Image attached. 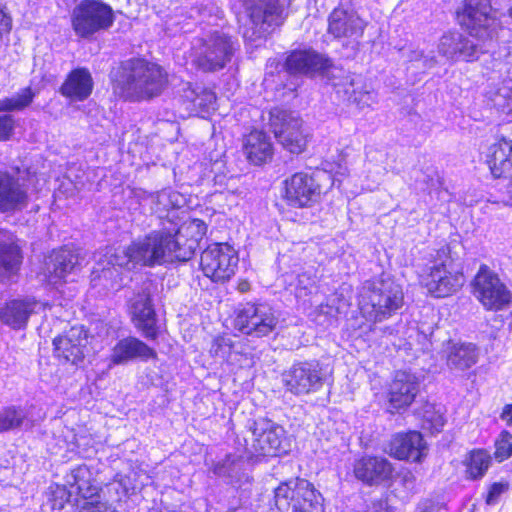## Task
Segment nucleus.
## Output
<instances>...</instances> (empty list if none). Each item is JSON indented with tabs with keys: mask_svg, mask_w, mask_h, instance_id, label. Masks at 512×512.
<instances>
[{
	"mask_svg": "<svg viewBox=\"0 0 512 512\" xmlns=\"http://www.w3.org/2000/svg\"><path fill=\"white\" fill-rule=\"evenodd\" d=\"M173 228L169 230L166 220L158 229L138 237L127 247L107 250L105 260L99 259L101 277L111 278L117 268L132 271L138 267L153 268L183 262L177 250Z\"/></svg>",
	"mask_w": 512,
	"mask_h": 512,
	"instance_id": "1",
	"label": "nucleus"
},
{
	"mask_svg": "<svg viewBox=\"0 0 512 512\" xmlns=\"http://www.w3.org/2000/svg\"><path fill=\"white\" fill-rule=\"evenodd\" d=\"M115 95L129 101L150 99L161 93L166 84L162 68L144 59H129L110 73Z\"/></svg>",
	"mask_w": 512,
	"mask_h": 512,
	"instance_id": "2",
	"label": "nucleus"
},
{
	"mask_svg": "<svg viewBox=\"0 0 512 512\" xmlns=\"http://www.w3.org/2000/svg\"><path fill=\"white\" fill-rule=\"evenodd\" d=\"M473 294L485 309L502 312L487 319L491 328L490 337L492 339L499 338V333L510 315L506 312V308L512 300L510 290L493 270L483 264L473 280Z\"/></svg>",
	"mask_w": 512,
	"mask_h": 512,
	"instance_id": "3",
	"label": "nucleus"
},
{
	"mask_svg": "<svg viewBox=\"0 0 512 512\" xmlns=\"http://www.w3.org/2000/svg\"><path fill=\"white\" fill-rule=\"evenodd\" d=\"M358 301L363 314L382 321L402 307L403 292L390 278H375L363 283Z\"/></svg>",
	"mask_w": 512,
	"mask_h": 512,
	"instance_id": "4",
	"label": "nucleus"
},
{
	"mask_svg": "<svg viewBox=\"0 0 512 512\" xmlns=\"http://www.w3.org/2000/svg\"><path fill=\"white\" fill-rule=\"evenodd\" d=\"M326 173L332 178V185L340 182L339 176H345L348 173V167L345 164L337 163L331 165L325 164L323 171L298 172L285 181V199L293 207H309L315 203L321 193L319 180Z\"/></svg>",
	"mask_w": 512,
	"mask_h": 512,
	"instance_id": "5",
	"label": "nucleus"
},
{
	"mask_svg": "<svg viewBox=\"0 0 512 512\" xmlns=\"http://www.w3.org/2000/svg\"><path fill=\"white\" fill-rule=\"evenodd\" d=\"M238 48L237 39L215 30L195 40L192 45V62L202 71H218L226 67Z\"/></svg>",
	"mask_w": 512,
	"mask_h": 512,
	"instance_id": "6",
	"label": "nucleus"
},
{
	"mask_svg": "<svg viewBox=\"0 0 512 512\" xmlns=\"http://www.w3.org/2000/svg\"><path fill=\"white\" fill-rule=\"evenodd\" d=\"M248 15L251 27L246 28L243 37L250 43L262 41L283 24L289 5L288 0H240Z\"/></svg>",
	"mask_w": 512,
	"mask_h": 512,
	"instance_id": "7",
	"label": "nucleus"
},
{
	"mask_svg": "<svg viewBox=\"0 0 512 512\" xmlns=\"http://www.w3.org/2000/svg\"><path fill=\"white\" fill-rule=\"evenodd\" d=\"M275 512H324V499L314 485L296 478L274 489Z\"/></svg>",
	"mask_w": 512,
	"mask_h": 512,
	"instance_id": "8",
	"label": "nucleus"
},
{
	"mask_svg": "<svg viewBox=\"0 0 512 512\" xmlns=\"http://www.w3.org/2000/svg\"><path fill=\"white\" fill-rule=\"evenodd\" d=\"M234 327L253 338L277 334L281 328V313L267 302L246 303L237 309Z\"/></svg>",
	"mask_w": 512,
	"mask_h": 512,
	"instance_id": "9",
	"label": "nucleus"
},
{
	"mask_svg": "<svg viewBox=\"0 0 512 512\" xmlns=\"http://www.w3.org/2000/svg\"><path fill=\"white\" fill-rule=\"evenodd\" d=\"M501 134L486 152V163L494 178L500 179L505 190L503 201L512 205V125L501 126Z\"/></svg>",
	"mask_w": 512,
	"mask_h": 512,
	"instance_id": "10",
	"label": "nucleus"
},
{
	"mask_svg": "<svg viewBox=\"0 0 512 512\" xmlns=\"http://www.w3.org/2000/svg\"><path fill=\"white\" fill-rule=\"evenodd\" d=\"M77 266V254L67 247L55 249L45 258L44 278L65 300L73 298L76 294L74 285L68 286L67 290L64 286L75 281Z\"/></svg>",
	"mask_w": 512,
	"mask_h": 512,
	"instance_id": "11",
	"label": "nucleus"
},
{
	"mask_svg": "<svg viewBox=\"0 0 512 512\" xmlns=\"http://www.w3.org/2000/svg\"><path fill=\"white\" fill-rule=\"evenodd\" d=\"M114 23L112 7L102 0H82L72 10L73 31L80 38H89L109 29Z\"/></svg>",
	"mask_w": 512,
	"mask_h": 512,
	"instance_id": "12",
	"label": "nucleus"
},
{
	"mask_svg": "<svg viewBox=\"0 0 512 512\" xmlns=\"http://www.w3.org/2000/svg\"><path fill=\"white\" fill-rule=\"evenodd\" d=\"M443 254L445 259L435 261L420 275V283L436 298L456 293L465 281L463 273L454 269L451 263H448L449 257L444 251Z\"/></svg>",
	"mask_w": 512,
	"mask_h": 512,
	"instance_id": "13",
	"label": "nucleus"
},
{
	"mask_svg": "<svg viewBox=\"0 0 512 512\" xmlns=\"http://www.w3.org/2000/svg\"><path fill=\"white\" fill-rule=\"evenodd\" d=\"M286 389L294 395L319 391L327 377V371L318 360L298 361L283 373Z\"/></svg>",
	"mask_w": 512,
	"mask_h": 512,
	"instance_id": "14",
	"label": "nucleus"
},
{
	"mask_svg": "<svg viewBox=\"0 0 512 512\" xmlns=\"http://www.w3.org/2000/svg\"><path fill=\"white\" fill-rule=\"evenodd\" d=\"M270 126L277 141L289 152L299 154L305 149L308 133L303 128L302 120L294 113L272 110Z\"/></svg>",
	"mask_w": 512,
	"mask_h": 512,
	"instance_id": "15",
	"label": "nucleus"
},
{
	"mask_svg": "<svg viewBox=\"0 0 512 512\" xmlns=\"http://www.w3.org/2000/svg\"><path fill=\"white\" fill-rule=\"evenodd\" d=\"M238 262L237 251L227 243L209 245L200 257L204 275L215 282L230 279L235 274Z\"/></svg>",
	"mask_w": 512,
	"mask_h": 512,
	"instance_id": "16",
	"label": "nucleus"
},
{
	"mask_svg": "<svg viewBox=\"0 0 512 512\" xmlns=\"http://www.w3.org/2000/svg\"><path fill=\"white\" fill-rule=\"evenodd\" d=\"M251 453L255 456H277L282 449L285 430L267 418H258L251 427Z\"/></svg>",
	"mask_w": 512,
	"mask_h": 512,
	"instance_id": "17",
	"label": "nucleus"
},
{
	"mask_svg": "<svg viewBox=\"0 0 512 512\" xmlns=\"http://www.w3.org/2000/svg\"><path fill=\"white\" fill-rule=\"evenodd\" d=\"M184 214L178 220H166L169 230L173 228L174 239L178 242L177 250L183 262L190 260L206 234L207 226L200 219H184Z\"/></svg>",
	"mask_w": 512,
	"mask_h": 512,
	"instance_id": "18",
	"label": "nucleus"
},
{
	"mask_svg": "<svg viewBox=\"0 0 512 512\" xmlns=\"http://www.w3.org/2000/svg\"><path fill=\"white\" fill-rule=\"evenodd\" d=\"M461 21L472 36L491 38L496 25L491 1L465 0Z\"/></svg>",
	"mask_w": 512,
	"mask_h": 512,
	"instance_id": "19",
	"label": "nucleus"
},
{
	"mask_svg": "<svg viewBox=\"0 0 512 512\" xmlns=\"http://www.w3.org/2000/svg\"><path fill=\"white\" fill-rule=\"evenodd\" d=\"M130 313L138 330L147 339H156L158 335L157 318L152 303L150 284L130 299Z\"/></svg>",
	"mask_w": 512,
	"mask_h": 512,
	"instance_id": "20",
	"label": "nucleus"
},
{
	"mask_svg": "<svg viewBox=\"0 0 512 512\" xmlns=\"http://www.w3.org/2000/svg\"><path fill=\"white\" fill-rule=\"evenodd\" d=\"M366 25L356 11L343 4L334 8L328 17V33L334 38L358 40L363 36Z\"/></svg>",
	"mask_w": 512,
	"mask_h": 512,
	"instance_id": "21",
	"label": "nucleus"
},
{
	"mask_svg": "<svg viewBox=\"0 0 512 512\" xmlns=\"http://www.w3.org/2000/svg\"><path fill=\"white\" fill-rule=\"evenodd\" d=\"M87 344L88 334L84 326H73L53 341L55 355L74 365L83 361Z\"/></svg>",
	"mask_w": 512,
	"mask_h": 512,
	"instance_id": "22",
	"label": "nucleus"
},
{
	"mask_svg": "<svg viewBox=\"0 0 512 512\" xmlns=\"http://www.w3.org/2000/svg\"><path fill=\"white\" fill-rule=\"evenodd\" d=\"M331 65L332 62L326 55L310 48L293 50L285 61L289 73L307 76L324 73Z\"/></svg>",
	"mask_w": 512,
	"mask_h": 512,
	"instance_id": "23",
	"label": "nucleus"
},
{
	"mask_svg": "<svg viewBox=\"0 0 512 512\" xmlns=\"http://www.w3.org/2000/svg\"><path fill=\"white\" fill-rule=\"evenodd\" d=\"M64 481L70 487L79 504H94L99 501V485L93 478L91 470L86 465L77 466L68 472Z\"/></svg>",
	"mask_w": 512,
	"mask_h": 512,
	"instance_id": "24",
	"label": "nucleus"
},
{
	"mask_svg": "<svg viewBox=\"0 0 512 512\" xmlns=\"http://www.w3.org/2000/svg\"><path fill=\"white\" fill-rule=\"evenodd\" d=\"M45 306L46 303L31 296L13 299L0 308V320L13 329H22L26 327L30 316L43 310Z\"/></svg>",
	"mask_w": 512,
	"mask_h": 512,
	"instance_id": "25",
	"label": "nucleus"
},
{
	"mask_svg": "<svg viewBox=\"0 0 512 512\" xmlns=\"http://www.w3.org/2000/svg\"><path fill=\"white\" fill-rule=\"evenodd\" d=\"M438 52L448 61H474L480 49L473 40L459 32L445 33L438 44Z\"/></svg>",
	"mask_w": 512,
	"mask_h": 512,
	"instance_id": "26",
	"label": "nucleus"
},
{
	"mask_svg": "<svg viewBox=\"0 0 512 512\" xmlns=\"http://www.w3.org/2000/svg\"><path fill=\"white\" fill-rule=\"evenodd\" d=\"M27 201L28 192L24 182L15 174L0 171V212L21 210Z\"/></svg>",
	"mask_w": 512,
	"mask_h": 512,
	"instance_id": "27",
	"label": "nucleus"
},
{
	"mask_svg": "<svg viewBox=\"0 0 512 512\" xmlns=\"http://www.w3.org/2000/svg\"><path fill=\"white\" fill-rule=\"evenodd\" d=\"M426 443L420 432L395 434L389 443V454L399 460L420 462L425 456Z\"/></svg>",
	"mask_w": 512,
	"mask_h": 512,
	"instance_id": "28",
	"label": "nucleus"
},
{
	"mask_svg": "<svg viewBox=\"0 0 512 512\" xmlns=\"http://www.w3.org/2000/svg\"><path fill=\"white\" fill-rule=\"evenodd\" d=\"M419 391L418 378L408 371H397L389 388V404L400 410L412 404Z\"/></svg>",
	"mask_w": 512,
	"mask_h": 512,
	"instance_id": "29",
	"label": "nucleus"
},
{
	"mask_svg": "<svg viewBox=\"0 0 512 512\" xmlns=\"http://www.w3.org/2000/svg\"><path fill=\"white\" fill-rule=\"evenodd\" d=\"M147 200L151 204V209L160 219V225L165 220H178L184 212L180 209L185 205V197L178 191L172 189H163L157 193L149 194Z\"/></svg>",
	"mask_w": 512,
	"mask_h": 512,
	"instance_id": "30",
	"label": "nucleus"
},
{
	"mask_svg": "<svg viewBox=\"0 0 512 512\" xmlns=\"http://www.w3.org/2000/svg\"><path fill=\"white\" fill-rule=\"evenodd\" d=\"M94 81L90 71L85 67L71 70L62 85L60 94L70 102H82L90 97Z\"/></svg>",
	"mask_w": 512,
	"mask_h": 512,
	"instance_id": "31",
	"label": "nucleus"
},
{
	"mask_svg": "<svg viewBox=\"0 0 512 512\" xmlns=\"http://www.w3.org/2000/svg\"><path fill=\"white\" fill-rule=\"evenodd\" d=\"M156 357L154 349L136 337L120 339L112 348L110 363L113 365L126 364L134 359L148 361Z\"/></svg>",
	"mask_w": 512,
	"mask_h": 512,
	"instance_id": "32",
	"label": "nucleus"
},
{
	"mask_svg": "<svg viewBox=\"0 0 512 512\" xmlns=\"http://www.w3.org/2000/svg\"><path fill=\"white\" fill-rule=\"evenodd\" d=\"M392 465L383 457L365 456L354 464L355 477L367 484H377L390 478Z\"/></svg>",
	"mask_w": 512,
	"mask_h": 512,
	"instance_id": "33",
	"label": "nucleus"
},
{
	"mask_svg": "<svg viewBox=\"0 0 512 512\" xmlns=\"http://www.w3.org/2000/svg\"><path fill=\"white\" fill-rule=\"evenodd\" d=\"M446 363L451 371L463 372L478 360V349L472 343L449 341L444 349Z\"/></svg>",
	"mask_w": 512,
	"mask_h": 512,
	"instance_id": "34",
	"label": "nucleus"
},
{
	"mask_svg": "<svg viewBox=\"0 0 512 512\" xmlns=\"http://www.w3.org/2000/svg\"><path fill=\"white\" fill-rule=\"evenodd\" d=\"M243 152L254 165H262L273 155L270 137L263 131L253 130L243 139Z\"/></svg>",
	"mask_w": 512,
	"mask_h": 512,
	"instance_id": "35",
	"label": "nucleus"
},
{
	"mask_svg": "<svg viewBox=\"0 0 512 512\" xmlns=\"http://www.w3.org/2000/svg\"><path fill=\"white\" fill-rule=\"evenodd\" d=\"M362 77L356 74L347 75L342 83L335 84L338 94L344 93L346 99L357 104L359 108L371 107L377 103L378 97L374 90H360Z\"/></svg>",
	"mask_w": 512,
	"mask_h": 512,
	"instance_id": "36",
	"label": "nucleus"
},
{
	"mask_svg": "<svg viewBox=\"0 0 512 512\" xmlns=\"http://www.w3.org/2000/svg\"><path fill=\"white\" fill-rule=\"evenodd\" d=\"M187 86L183 99L190 114L205 118L216 109V95L212 90L199 86L192 87L190 83H187Z\"/></svg>",
	"mask_w": 512,
	"mask_h": 512,
	"instance_id": "37",
	"label": "nucleus"
},
{
	"mask_svg": "<svg viewBox=\"0 0 512 512\" xmlns=\"http://www.w3.org/2000/svg\"><path fill=\"white\" fill-rule=\"evenodd\" d=\"M35 422L30 407L9 405L0 409V433L30 430Z\"/></svg>",
	"mask_w": 512,
	"mask_h": 512,
	"instance_id": "38",
	"label": "nucleus"
},
{
	"mask_svg": "<svg viewBox=\"0 0 512 512\" xmlns=\"http://www.w3.org/2000/svg\"><path fill=\"white\" fill-rule=\"evenodd\" d=\"M246 465V460L242 456L229 454L213 465L212 472L227 479L231 484L241 485L249 480Z\"/></svg>",
	"mask_w": 512,
	"mask_h": 512,
	"instance_id": "39",
	"label": "nucleus"
},
{
	"mask_svg": "<svg viewBox=\"0 0 512 512\" xmlns=\"http://www.w3.org/2000/svg\"><path fill=\"white\" fill-rule=\"evenodd\" d=\"M244 344L241 341H232L230 337L221 336L214 339L210 348V354L216 362L236 364L238 356L244 355Z\"/></svg>",
	"mask_w": 512,
	"mask_h": 512,
	"instance_id": "40",
	"label": "nucleus"
},
{
	"mask_svg": "<svg viewBox=\"0 0 512 512\" xmlns=\"http://www.w3.org/2000/svg\"><path fill=\"white\" fill-rule=\"evenodd\" d=\"M22 254L14 242L0 243V280L15 275L22 263Z\"/></svg>",
	"mask_w": 512,
	"mask_h": 512,
	"instance_id": "41",
	"label": "nucleus"
},
{
	"mask_svg": "<svg viewBox=\"0 0 512 512\" xmlns=\"http://www.w3.org/2000/svg\"><path fill=\"white\" fill-rule=\"evenodd\" d=\"M491 464V455L484 449H475L470 452L467 459V474L471 479L484 476Z\"/></svg>",
	"mask_w": 512,
	"mask_h": 512,
	"instance_id": "42",
	"label": "nucleus"
},
{
	"mask_svg": "<svg viewBox=\"0 0 512 512\" xmlns=\"http://www.w3.org/2000/svg\"><path fill=\"white\" fill-rule=\"evenodd\" d=\"M35 96L31 87H25L11 97L0 99V111H21L33 102Z\"/></svg>",
	"mask_w": 512,
	"mask_h": 512,
	"instance_id": "43",
	"label": "nucleus"
},
{
	"mask_svg": "<svg viewBox=\"0 0 512 512\" xmlns=\"http://www.w3.org/2000/svg\"><path fill=\"white\" fill-rule=\"evenodd\" d=\"M222 17V10L211 0H206L200 6L192 7L189 13V18L198 19L212 25H217V21L221 20Z\"/></svg>",
	"mask_w": 512,
	"mask_h": 512,
	"instance_id": "44",
	"label": "nucleus"
},
{
	"mask_svg": "<svg viewBox=\"0 0 512 512\" xmlns=\"http://www.w3.org/2000/svg\"><path fill=\"white\" fill-rule=\"evenodd\" d=\"M445 424V418L441 406L427 404L423 412V428L431 433H438Z\"/></svg>",
	"mask_w": 512,
	"mask_h": 512,
	"instance_id": "45",
	"label": "nucleus"
},
{
	"mask_svg": "<svg viewBox=\"0 0 512 512\" xmlns=\"http://www.w3.org/2000/svg\"><path fill=\"white\" fill-rule=\"evenodd\" d=\"M493 105L500 111L512 113V79H505L491 99Z\"/></svg>",
	"mask_w": 512,
	"mask_h": 512,
	"instance_id": "46",
	"label": "nucleus"
},
{
	"mask_svg": "<svg viewBox=\"0 0 512 512\" xmlns=\"http://www.w3.org/2000/svg\"><path fill=\"white\" fill-rule=\"evenodd\" d=\"M52 508L63 509L66 505L71 507H80L75 495H72L70 487L64 481L63 485H56L55 489L52 490Z\"/></svg>",
	"mask_w": 512,
	"mask_h": 512,
	"instance_id": "47",
	"label": "nucleus"
},
{
	"mask_svg": "<svg viewBox=\"0 0 512 512\" xmlns=\"http://www.w3.org/2000/svg\"><path fill=\"white\" fill-rule=\"evenodd\" d=\"M495 458L498 462L508 459L512 455V434L502 431L495 441Z\"/></svg>",
	"mask_w": 512,
	"mask_h": 512,
	"instance_id": "48",
	"label": "nucleus"
},
{
	"mask_svg": "<svg viewBox=\"0 0 512 512\" xmlns=\"http://www.w3.org/2000/svg\"><path fill=\"white\" fill-rule=\"evenodd\" d=\"M410 62H421L423 68H431L435 65L436 59L433 55L424 54L421 50H403Z\"/></svg>",
	"mask_w": 512,
	"mask_h": 512,
	"instance_id": "49",
	"label": "nucleus"
},
{
	"mask_svg": "<svg viewBox=\"0 0 512 512\" xmlns=\"http://www.w3.org/2000/svg\"><path fill=\"white\" fill-rule=\"evenodd\" d=\"M338 300L339 298L337 296H333L327 300L326 304H321L318 308L319 316L322 314L326 315L327 319L325 321L327 325L332 324L337 314L340 312V306L336 304Z\"/></svg>",
	"mask_w": 512,
	"mask_h": 512,
	"instance_id": "50",
	"label": "nucleus"
},
{
	"mask_svg": "<svg viewBox=\"0 0 512 512\" xmlns=\"http://www.w3.org/2000/svg\"><path fill=\"white\" fill-rule=\"evenodd\" d=\"M509 488V484L507 482H496L493 483L488 491L486 496V503L488 505H495L498 503L500 496L505 493Z\"/></svg>",
	"mask_w": 512,
	"mask_h": 512,
	"instance_id": "51",
	"label": "nucleus"
},
{
	"mask_svg": "<svg viewBox=\"0 0 512 512\" xmlns=\"http://www.w3.org/2000/svg\"><path fill=\"white\" fill-rule=\"evenodd\" d=\"M14 120L10 115L0 116V140H7L12 134Z\"/></svg>",
	"mask_w": 512,
	"mask_h": 512,
	"instance_id": "52",
	"label": "nucleus"
},
{
	"mask_svg": "<svg viewBox=\"0 0 512 512\" xmlns=\"http://www.w3.org/2000/svg\"><path fill=\"white\" fill-rule=\"evenodd\" d=\"M79 508L81 509L79 512H116L112 507L100 501L94 502V504H83Z\"/></svg>",
	"mask_w": 512,
	"mask_h": 512,
	"instance_id": "53",
	"label": "nucleus"
},
{
	"mask_svg": "<svg viewBox=\"0 0 512 512\" xmlns=\"http://www.w3.org/2000/svg\"><path fill=\"white\" fill-rule=\"evenodd\" d=\"M366 512H394L387 500H378L368 506Z\"/></svg>",
	"mask_w": 512,
	"mask_h": 512,
	"instance_id": "54",
	"label": "nucleus"
},
{
	"mask_svg": "<svg viewBox=\"0 0 512 512\" xmlns=\"http://www.w3.org/2000/svg\"><path fill=\"white\" fill-rule=\"evenodd\" d=\"M113 485L117 486V490L119 488L122 489L124 495L133 494L135 491V487L131 486L130 479L128 477H121L119 480L115 481Z\"/></svg>",
	"mask_w": 512,
	"mask_h": 512,
	"instance_id": "55",
	"label": "nucleus"
},
{
	"mask_svg": "<svg viewBox=\"0 0 512 512\" xmlns=\"http://www.w3.org/2000/svg\"><path fill=\"white\" fill-rule=\"evenodd\" d=\"M384 157L385 154L382 151L372 146L366 148V158L369 162H382Z\"/></svg>",
	"mask_w": 512,
	"mask_h": 512,
	"instance_id": "56",
	"label": "nucleus"
},
{
	"mask_svg": "<svg viewBox=\"0 0 512 512\" xmlns=\"http://www.w3.org/2000/svg\"><path fill=\"white\" fill-rule=\"evenodd\" d=\"M11 29V18L0 8V37Z\"/></svg>",
	"mask_w": 512,
	"mask_h": 512,
	"instance_id": "57",
	"label": "nucleus"
},
{
	"mask_svg": "<svg viewBox=\"0 0 512 512\" xmlns=\"http://www.w3.org/2000/svg\"><path fill=\"white\" fill-rule=\"evenodd\" d=\"M501 418L502 420H504L506 422L507 425L511 426L512 425V404L511 405H507L502 414H501Z\"/></svg>",
	"mask_w": 512,
	"mask_h": 512,
	"instance_id": "58",
	"label": "nucleus"
},
{
	"mask_svg": "<svg viewBox=\"0 0 512 512\" xmlns=\"http://www.w3.org/2000/svg\"><path fill=\"white\" fill-rule=\"evenodd\" d=\"M419 512H445L443 508L435 507L433 505L425 507L423 510Z\"/></svg>",
	"mask_w": 512,
	"mask_h": 512,
	"instance_id": "59",
	"label": "nucleus"
},
{
	"mask_svg": "<svg viewBox=\"0 0 512 512\" xmlns=\"http://www.w3.org/2000/svg\"><path fill=\"white\" fill-rule=\"evenodd\" d=\"M247 289H248V283L245 282V283L240 284V290L242 292L246 291Z\"/></svg>",
	"mask_w": 512,
	"mask_h": 512,
	"instance_id": "60",
	"label": "nucleus"
},
{
	"mask_svg": "<svg viewBox=\"0 0 512 512\" xmlns=\"http://www.w3.org/2000/svg\"><path fill=\"white\" fill-rule=\"evenodd\" d=\"M508 15L510 18H512V7L508 10Z\"/></svg>",
	"mask_w": 512,
	"mask_h": 512,
	"instance_id": "61",
	"label": "nucleus"
}]
</instances>
